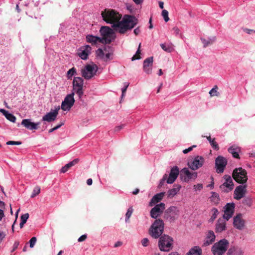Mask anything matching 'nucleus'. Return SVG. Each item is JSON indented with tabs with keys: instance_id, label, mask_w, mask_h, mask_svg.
Instances as JSON below:
<instances>
[{
	"instance_id": "f257e3e1",
	"label": "nucleus",
	"mask_w": 255,
	"mask_h": 255,
	"mask_svg": "<svg viewBox=\"0 0 255 255\" xmlns=\"http://www.w3.org/2000/svg\"><path fill=\"white\" fill-rule=\"evenodd\" d=\"M103 19L112 24V27L121 34H125L133 28L138 23V19L133 15H125L121 21L122 14L115 9L106 8L102 11Z\"/></svg>"
},
{
	"instance_id": "f03ea898",
	"label": "nucleus",
	"mask_w": 255,
	"mask_h": 255,
	"mask_svg": "<svg viewBox=\"0 0 255 255\" xmlns=\"http://www.w3.org/2000/svg\"><path fill=\"white\" fill-rule=\"evenodd\" d=\"M164 223L162 220H155L148 230L149 235L153 239H158L162 235L164 231Z\"/></svg>"
},
{
	"instance_id": "7ed1b4c3",
	"label": "nucleus",
	"mask_w": 255,
	"mask_h": 255,
	"mask_svg": "<svg viewBox=\"0 0 255 255\" xmlns=\"http://www.w3.org/2000/svg\"><path fill=\"white\" fill-rule=\"evenodd\" d=\"M229 242L223 239L215 243L211 248V252L214 255H223L228 250Z\"/></svg>"
},
{
	"instance_id": "20e7f679",
	"label": "nucleus",
	"mask_w": 255,
	"mask_h": 255,
	"mask_svg": "<svg viewBox=\"0 0 255 255\" xmlns=\"http://www.w3.org/2000/svg\"><path fill=\"white\" fill-rule=\"evenodd\" d=\"M173 239L170 236L163 234L159 238L158 247L161 251L169 252L173 248Z\"/></svg>"
},
{
	"instance_id": "39448f33",
	"label": "nucleus",
	"mask_w": 255,
	"mask_h": 255,
	"mask_svg": "<svg viewBox=\"0 0 255 255\" xmlns=\"http://www.w3.org/2000/svg\"><path fill=\"white\" fill-rule=\"evenodd\" d=\"M233 177L238 183H245L248 180L247 172L242 167L235 168L233 172Z\"/></svg>"
},
{
	"instance_id": "423d86ee",
	"label": "nucleus",
	"mask_w": 255,
	"mask_h": 255,
	"mask_svg": "<svg viewBox=\"0 0 255 255\" xmlns=\"http://www.w3.org/2000/svg\"><path fill=\"white\" fill-rule=\"evenodd\" d=\"M98 70V67L96 64H87L82 70V76L86 80H89L93 77Z\"/></svg>"
},
{
	"instance_id": "0eeeda50",
	"label": "nucleus",
	"mask_w": 255,
	"mask_h": 255,
	"mask_svg": "<svg viewBox=\"0 0 255 255\" xmlns=\"http://www.w3.org/2000/svg\"><path fill=\"white\" fill-rule=\"evenodd\" d=\"M179 215V210L175 206L168 208L165 212L164 218L170 222H173L177 220Z\"/></svg>"
},
{
	"instance_id": "6e6552de",
	"label": "nucleus",
	"mask_w": 255,
	"mask_h": 255,
	"mask_svg": "<svg viewBox=\"0 0 255 255\" xmlns=\"http://www.w3.org/2000/svg\"><path fill=\"white\" fill-rule=\"evenodd\" d=\"M83 84L84 80L82 78L78 77H74L73 81V91L78 95L80 99L82 98L83 95Z\"/></svg>"
},
{
	"instance_id": "1a4fd4ad",
	"label": "nucleus",
	"mask_w": 255,
	"mask_h": 255,
	"mask_svg": "<svg viewBox=\"0 0 255 255\" xmlns=\"http://www.w3.org/2000/svg\"><path fill=\"white\" fill-rule=\"evenodd\" d=\"M96 54L97 56L104 61L112 60L113 59V53L112 50H110V47H105L104 48H99L97 51Z\"/></svg>"
},
{
	"instance_id": "9d476101",
	"label": "nucleus",
	"mask_w": 255,
	"mask_h": 255,
	"mask_svg": "<svg viewBox=\"0 0 255 255\" xmlns=\"http://www.w3.org/2000/svg\"><path fill=\"white\" fill-rule=\"evenodd\" d=\"M100 32L103 36L102 39L103 41L104 40L107 44H110L113 38L114 33L113 30L109 27L105 26L101 28Z\"/></svg>"
},
{
	"instance_id": "9b49d317",
	"label": "nucleus",
	"mask_w": 255,
	"mask_h": 255,
	"mask_svg": "<svg viewBox=\"0 0 255 255\" xmlns=\"http://www.w3.org/2000/svg\"><path fill=\"white\" fill-rule=\"evenodd\" d=\"M74 93L67 95L64 101L61 103V109L64 111H69L73 106L75 100L74 98Z\"/></svg>"
},
{
	"instance_id": "f8f14e48",
	"label": "nucleus",
	"mask_w": 255,
	"mask_h": 255,
	"mask_svg": "<svg viewBox=\"0 0 255 255\" xmlns=\"http://www.w3.org/2000/svg\"><path fill=\"white\" fill-rule=\"evenodd\" d=\"M180 177L182 180L188 182L191 179H195L197 177V172H191L187 168H184L180 172Z\"/></svg>"
},
{
	"instance_id": "ddd939ff",
	"label": "nucleus",
	"mask_w": 255,
	"mask_h": 255,
	"mask_svg": "<svg viewBox=\"0 0 255 255\" xmlns=\"http://www.w3.org/2000/svg\"><path fill=\"white\" fill-rule=\"evenodd\" d=\"M165 205L163 203L156 205L153 208L151 209L150 212V215L151 218L156 219L160 216L163 213L165 208Z\"/></svg>"
},
{
	"instance_id": "4468645a",
	"label": "nucleus",
	"mask_w": 255,
	"mask_h": 255,
	"mask_svg": "<svg viewBox=\"0 0 255 255\" xmlns=\"http://www.w3.org/2000/svg\"><path fill=\"white\" fill-rule=\"evenodd\" d=\"M224 178L225 182L220 186V189L224 192H229L234 188V183L231 177L228 175H225Z\"/></svg>"
},
{
	"instance_id": "2eb2a0df",
	"label": "nucleus",
	"mask_w": 255,
	"mask_h": 255,
	"mask_svg": "<svg viewBox=\"0 0 255 255\" xmlns=\"http://www.w3.org/2000/svg\"><path fill=\"white\" fill-rule=\"evenodd\" d=\"M227 164V160L222 156H218L215 160V166L216 172L218 173H222L224 172Z\"/></svg>"
},
{
	"instance_id": "dca6fc26",
	"label": "nucleus",
	"mask_w": 255,
	"mask_h": 255,
	"mask_svg": "<svg viewBox=\"0 0 255 255\" xmlns=\"http://www.w3.org/2000/svg\"><path fill=\"white\" fill-rule=\"evenodd\" d=\"M204 163V158L201 156H197L194 160L188 162L189 167L193 170H196L201 167Z\"/></svg>"
},
{
	"instance_id": "f3484780",
	"label": "nucleus",
	"mask_w": 255,
	"mask_h": 255,
	"mask_svg": "<svg viewBox=\"0 0 255 255\" xmlns=\"http://www.w3.org/2000/svg\"><path fill=\"white\" fill-rule=\"evenodd\" d=\"M247 192V185H241L236 187L234 191V198L236 200H240L243 198Z\"/></svg>"
},
{
	"instance_id": "a211bd4d",
	"label": "nucleus",
	"mask_w": 255,
	"mask_h": 255,
	"mask_svg": "<svg viewBox=\"0 0 255 255\" xmlns=\"http://www.w3.org/2000/svg\"><path fill=\"white\" fill-rule=\"evenodd\" d=\"M60 110L59 106L57 107L53 111H50L47 113L45 115L42 117V121L47 122H51L55 120L58 114V111Z\"/></svg>"
},
{
	"instance_id": "6ab92c4d",
	"label": "nucleus",
	"mask_w": 255,
	"mask_h": 255,
	"mask_svg": "<svg viewBox=\"0 0 255 255\" xmlns=\"http://www.w3.org/2000/svg\"><path fill=\"white\" fill-rule=\"evenodd\" d=\"M235 204L233 203H227L225 206V209L223 218L228 221L233 216L234 212Z\"/></svg>"
},
{
	"instance_id": "aec40b11",
	"label": "nucleus",
	"mask_w": 255,
	"mask_h": 255,
	"mask_svg": "<svg viewBox=\"0 0 255 255\" xmlns=\"http://www.w3.org/2000/svg\"><path fill=\"white\" fill-rule=\"evenodd\" d=\"M179 174V169L177 166L171 168L168 177H167V183L168 184L173 183L177 179Z\"/></svg>"
},
{
	"instance_id": "412c9836",
	"label": "nucleus",
	"mask_w": 255,
	"mask_h": 255,
	"mask_svg": "<svg viewBox=\"0 0 255 255\" xmlns=\"http://www.w3.org/2000/svg\"><path fill=\"white\" fill-rule=\"evenodd\" d=\"M91 47L89 45L82 47L78 50V56L83 60H86L88 55L91 53Z\"/></svg>"
},
{
	"instance_id": "4be33fe9",
	"label": "nucleus",
	"mask_w": 255,
	"mask_h": 255,
	"mask_svg": "<svg viewBox=\"0 0 255 255\" xmlns=\"http://www.w3.org/2000/svg\"><path fill=\"white\" fill-rule=\"evenodd\" d=\"M245 220L242 218V215L241 214H237L234 218V226L237 229L242 230L244 229L245 226Z\"/></svg>"
},
{
	"instance_id": "5701e85b",
	"label": "nucleus",
	"mask_w": 255,
	"mask_h": 255,
	"mask_svg": "<svg viewBox=\"0 0 255 255\" xmlns=\"http://www.w3.org/2000/svg\"><path fill=\"white\" fill-rule=\"evenodd\" d=\"M40 124V122L33 123L30 119H23L21 122V125L29 130L37 129Z\"/></svg>"
},
{
	"instance_id": "b1692460",
	"label": "nucleus",
	"mask_w": 255,
	"mask_h": 255,
	"mask_svg": "<svg viewBox=\"0 0 255 255\" xmlns=\"http://www.w3.org/2000/svg\"><path fill=\"white\" fill-rule=\"evenodd\" d=\"M153 57H149L145 59L143 61V71L147 74L151 73L152 66L153 64Z\"/></svg>"
},
{
	"instance_id": "393cba45",
	"label": "nucleus",
	"mask_w": 255,
	"mask_h": 255,
	"mask_svg": "<svg viewBox=\"0 0 255 255\" xmlns=\"http://www.w3.org/2000/svg\"><path fill=\"white\" fill-rule=\"evenodd\" d=\"M216 239V236L213 231H209L206 233V238L204 243V246H208L213 243Z\"/></svg>"
},
{
	"instance_id": "a878e982",
	"label": "nucleus",
	"mask_w": 255,
	"mask_h": 255,
	"mask_svg": "<svg viewBox=\"0 0 255 255\" xmlns=\"http://www.w3.org/2000/svg\"><path fill=\"white\" fill-rule=\"evenodd\" d=\"M225 219L219 218L216 224L215 231L216 233H221L226 229Z\"/></svg>"
},
{
	"instance_id": "bb28decb",
	"label": "nucleus",
	"mask_w": 255,
	"mask_h": 255,
	"mask_svg": "<svg viewBox=\"0 0 255 255\" xmlns=\"http://www.w3.org/2000/svg\"><path fill=\"white\" fill-rule=\"evenodd\" d=\"M227 255H244V251L240 247L233 246L228 250Z\"/></svg>"
},
{
	"instance_id": "cd10ccee",
	"label": "nucleus",
	"mask_w": 255,
	"mask_h": 255,
	"mask_svg": "<svg viewBox=\"0 0 255 255\" xmlns=\"http://www.w3.org/2000/svg\"><path fill=\"white\" fill-rule=\"evenodd\" d=\"M165 195V192H160L155 195L151 199L149 202V206H153L155 204L159 202L163 198Z\"/></svg>"
},
{
	"instance_id": "c85d7f7f",
	"label": "nucleus",
	"mask_w": 255,
	"mask_h": 255,
	"mask_svg": "<svg viewBox=\"0 0 255 255\" xmlns=\"http://www.w3.org/2000/svg\"><path fill=\"white\" fill-rule=\"evenodd\" d=\"M228 151L234 158H240L239 152L240 151V148L239 146L235 145H232L228 148Z\"/></svg>"
},
{
	"instance_id": "c756f323",
	"label": "nucleus",
	"mask_w": 255,
	"mask_h": 255,
	"mask_svg": "<svg viewBox=\"0 0 255 255\" xmlns=\"http://www.w3.org/2000/svg\"><path fill=\"white\" fill-rule=\"evenodd\" d=\"M86 38L87 42L91 43L92 44H95L98 42L103 43V40L100 37L93 36L92 35H88Z\"/></svg>"
},
{
	"instance_id": "7c9ffc66",
	"label": "nucleus",
	"mask_w": 255,
	"mask_h": 255,
	"mask_svg": "<svg viewBox=\"0 0 255 255\" xmlns=\"http://www.w3.org/2000/svg\"><path fill=\"white\" fill-rule=\"evenodd\" d=\"M0 112L1 113L5 116V117L9 121L12 123L15 122L16 118L13 115L9 113L7 111L3 109H0Z\"/></svg>"
},
{
	"instance_id": "2f4dec72",
	"label": "nucleus",
	"mask_w": 255,
	"mask_h": 255,
	"mask_svg": "<svg viewBox=\"0 0 255 255\" xmlns=\"http://www.w3.org/2000/svg\"><path fill=\"white\" fill-rule=\"evenodd\" d=\"M181 186L180 185H176L174 187L169 190L167 192L168 197L172 198L179 191Z\"/></svg>"
},
{
	"instance_id": "473e14b6",
	"label": "nucleus",
	"mask_w": 255,
	"mask_h": 255,
	"mask_svg": "<svg viewBox=\"0 0 255 255\" xmlns=\"http://www.w3.org/2000/svg\"><path fill=\"white\" fill-rule=\"evenodd\" d=\"M201 40L202 41V43L203 44L204 47H206L213 44V43L216 40V36H213L211 38H208V39L201 38Z\"/></svg>"
},
{
	"instance_id": "72a5a7b5",
	"label": "nucleus",
	"mask_w": 255,
	"mask_h": 255,
	"mask_svg": "<svg viewBox=\"0 0 255 255\" xmlns=\"http://www.w3.org/2000/svg\"><path fill=\"white\" fill-rule=\"evenodd\" d=\"M201 249L199 247H194L192 248L186 255H201Z\"/></svg>"
},
{
	"instance_id": "f704fd0d",
	"label": "nucleus",
	"mask_w": 255,
	"mask_h": 255,
	"mask_svg": "<svg viewBox=\"0 0 255 255\" xmlns=\"http://www.w3.org/2000/svg\"><path fill=\"white\" fill-rule=\"evenodd\" d=\"M160 46L164 51L170 53L174 50V48L172 44L163 43L160 44Z\"/></svg>"
},
{
	"instance_id": "c9c22d12",
	"label": "nucleus",
	"mask_w": 255,
	"mask_h": 255,
	"mask_svg": "<svg viewBox=\"0 0 255 255\" xmlns=\"http://www.w3.org/2000/svg\"><path fill=\"white\" fill-rule=\"evenodd\" d=\"M212 195L210 197L211 201L215 204L217 205L219 203L220 201V197L218 194L215 192H212Z\"/></svg>"
},
{
	"instance_id": "e433bc0d",
	"label": "nucleus",
	"mask_w": 255,
	"mask_h": 255,
	"mask_svg": "<svg viewBox=\"0 0 255 255\" xmlns=\"http://www.w3.org/2000/svg\"><path fill=\"white\" fill-rule=\"evenodd\" d=\"M218 87L217 85H215L213 88H212L209 92V94L211 97H219L220 93L218 92Z\"/></svg>"
},
{
	"instance_id": "4c0bfd02",
	"label": "nucleus",
	"mask_w": 255,
	"mask_h": 255,
	"mask_svg": "<svg viewBox=\"0 0 255 255\" xmlns=\"http://www.w3.org/2000/svg\"><path fill=\"white\" fill-rule=\"evenodd\" d=\"M140 47H141V43H139V45H138V49H137V50L135 53V54H134L133 57L131 58V60L132 61H133V60H137V59H140L141 58V57H140Z\"/></svg>"
},
{
	"instance_id": "58836bf2",
	"label": "nucleus",
	"mask_w": 255,
	"mask_h": 255,
	"mask_svg": "<svg viewBox=\"0 0 255 255\" xmlns=\"http://www.w3.org/2000/svg\"><path fill=\"white\" fill-rule=\"evenodd\" d=\"M211 212L212 213V216L210 218V220L213 222L214 221L215 219L217 218L218 214H219V211L216 208H213L211 210Z\"/></svg>"
},
{
	"instance_id": "ea45409f",
	"label": "nucleus",
	"mask_w": 255,
	"mask_h": 255,
	"mask_svg": "<svg viewBox=\"0 0 255 255\" xmlns=\"http://www.w3.org/2000/svg\"><path fill=\"white\" fill-rule=\"evenodd\" d=\"M133 211V210L131 207H129L128 209L127 212L126 214V219H125L126 222H129V218L132 214Z\"/></svg>"
},
{
	"instance_id": "a19ab883",
	"label": "nucleus",
	"mask_w": 255,
	"mask_h": 255,
	"mask_svg": "<svg viewBox=\"0 0 255 255\" xmlns=\"http://www.w3.org/2000/svg\"><path fill=\"white\" fill-rule=\"evenodd\" d=\"M40 192V187L37 186L34 187V188L33 190L32 194L31 195V198H34L36 195H38Z\"/></svg>"
},
{
	"instance_id": "79ce46f5",
	"label": "nucleus",
	"mask_w": 255,
	"mask_h": 255,
	"mask_svg": "<svg viewBox=\"0 0 255 255\" xmlns=\"http://www.w3.org/2000/svg\"><path fill=\"white\" fill-rule=\"evenodd\" d=\"M244 205L250 207L252 204V199L250 197H246L242 201Z\"/></svg>"
},
{
	"instance_id": "37998d69",
	"label": "nucleus",
	"mask_w": 255,
	"mask_h": 255,
	"mask_svg": "<svg viewBox=\"0 0 255 255\" xmlns=\"http://www.w3.org/2000/svg\"><path fill=\"white\" fill-rule=\"evenodd\" d=\"M76 73V69L74 67L69 69L67 73V77L68 79H71L73 75Z\"/></svg>"
},
{
	"instance_id": "c03bdc74",
	"label": "nucleus",
	"mask_w": 255,
	"mask_h": 255,
	"mask_svg": "<svg viewBox=\"0 0 255 255\" xmlns=\"http://www.w3.org/2000/svg\"><path fill=\"white\" fill-rule=\"evenodd\" d=\"M162 15L164 18V20L166 22H167L169 20V18L168 17V12L167 10L165 9H163L162 11Z\"/></svg>"
},
{
	"instance_id": "a18cd8bd",
	"label": "nucleus",
	"mask_w": 255,
	"mask_h": 255,
	"mask_svg": "<svg viewBox=\"0 0 255 255\" xmlns=\"http://www.w3.org/2000/svg\"><path fill=\"white\" fill-rule=\"evenodd\" d=\"M141 243L143 247H147L149 245V240L147 238H143L141 240Z\"/></svg>"
},
{
	"instance_id": "49530a36",
	"label": "nucleus",
	"mask_w": 255,
	"mask_h": 255,
	"mask_svg": "<svg viewBox=\"0 0 255 255\" xmlns=\"http://www.w3.org/2000/svg\"><path fill=\"white\" fill-rule=\"evenodd\" d=\"M29 218V214L28 213H25L24 214L20 216V220L21 222L26 223L27 219Z\"/></svg>"
},
{
	"instance_id": "de8ad7c7",
	"label": "nucleus",
	"mask_w": 255,
	"mask_h": 255,
	"mask_svg": "<svg viewBox=\"0 0 255 255\" xmlns=\"http://www.w3.org/2000/svg\"><path fill=\"white\" fill-rule=\"evenodd\" d=\"M210 144L212 148L215 150H218L219 149V146L218 144L215 141V139L212 140L210 142Z\"/></svg>"
},
{
	"instance_id": "09e8293b",
	"label": "nucleus",
	"mask_w": 255,
	"mask_h": 255,
	"mask_svg": "<svg viewBox=\"0 0 255 255\" xmlns=\"http://www.w3.org/2000/svg\"><path fill=\"white\" fill-rule=\"evenodd\" d=\"M70 167H71L69 165V163H67L61 169L60 172L64 173L67 172Z\"/></svg>"
},
{
	"instance_id": "8fccbe9b",
	"label": "nucleus",
	"mask_w": 255,
	"mask_h": 255,
	"mask_svg": "<svg viewBox=\"0 0 255 255\" xmlns=\"http://www.w3.org/2000/svg\"><path fill=\"white\" fill-rule=\"evenodd\" d=\"M37 239L36 237H32L29 241L30 243V247L31 248H32L35 245Z\"/></svg>"
},
{
	"instance_id": "3c124183",
	"label": "nucleus",
	"mask_w": 255,
	"mask_h": 255,
	"mask_svg": "<svg viewBox=\"0 0 255 255\" xmlns=\"http://www.w3.org/2000/svg\"><path fill=\"white\" fill-rule=\"evenodd\" d=\"M79 161H80V159L79 158H75L72 161L69 162L68 163L71 167H72V166H74L75 165L77 164V163H78Z\"/></svg>"
},
{
	"instance_id": "603ef678",
	"label": "nucleus",
	"mask_w": 255,
	"mask_h": 255,
	"mask_svg": "<svg viewBox=\"0 0 255 255\" xmlns=\"http://www.w3.org/2000/svg\"><path fill=\"white\" fill-rule=\"evenodd\" d=\"M21 142L20 141H8L6 142L7 145H20Z\"/></svg>"
},
{
	"instance_id": "864d4df0",
	"label": "nucleus",
	"mask_w": 255,
	"mask_h": 255,
	"mask_svg": "<svg viewBox=\"0 0 255 255\" xmlns=\"http://www.w3.org/2000/svg\"><path fill=\"white\" fill-rule=\"evenodd\" d=\"M196 147V145H193L192 146L189 147V148L183 150V152L184 154H186V153H188L189 152L192 151L193 150V148Z\"/></svg>"
},
{
	"instance_id": "5fc2aeb1",
	"label": "nucleus",
	"mask_w": 255,
	"mask_h": 255,
	"mask_svg": "<svg viewBox=\"0 0 255 255\" xmlns=\"http://www.w3.org/2000/svg\"><path fill=\"white\" fill-rule=\"evenodd\" d=\"M167 174H165L163 175L162 179L161 180V181L160 182L159 186H162L163 185L165 181V180L167 181Z\"/></svg>"
},
{
	"instance_id": "6e6d98bb",
	"label": "nucleus",
	"mask_w": 255,
	"mask_h": 255,
	"mask_svg": "<svg viewBox=\"0 0 255 255\" xmlns=\"http://www.w3.org/2000/svg\"><path fill=\"white\" fill-rule=\"evenodd\" d=\"M87 238V235H83L79 238V239H78V241L79 242H83L86 240Z\"/></svg>"
},
{
	"instance_id": "4d7b16f0",
	"label": "nucleus",
	"mask_w": 255,
	"mask_h": 255,
	"mask_svg": "<svg viewBox=\"0 0 255 255\" xmlns=\"http://www.w3.org/2000/svg\"><path fill=\"white\" fill-rule=\"evenodd\" d=\"M203 188V185L202 184H198L194 185V189L195 190H201Z\"/></svg>"
},
{
	"instance_id": "13d9d810",
	"label": "nucleus",
	"mask_w": 255,
	"mask_h": 255,
	"mask_svg": "<svg viewBox=\"0 0 255 255\" xmlns=\"http://www.w3.org/2000/svg\"><path fill=\"white\" fill-rule=\"evenodd\" d=\"M124 127V125L116 127L114 129L115 132H118L120 131Z\"/></svg>"
},
{
	"instance_id": "bf43d9fd",
	"label": "nucleus",
	"mask_w": 255,
	"mask_h": 255,
	"mask_svg": "<svg viewBox=\"0 0 255 255\" xmlns=\"http://www.w3.org/2000/svg\"><path fill=\"white\" fill-rule=\"evenodd\" d=\"M129 86L128 83H125V87L122 89V96H124L125 93L126 92L127 89Z\"/></svg>"
},
{
	"instance_id": "052dcab7",
	"label": "nucleus",
	"mask_w": 255,
	"mask_h": 255,
	"mask_svg": "<svg viewBox=\"0 0 255 255\" xmlns=\"http://www.w3.org/2000/svg\"><path fill=\"white\" fill-rule=\"evenodd\" d=\"M5 234L3 232L0 231V243L1 242L2 240L4 238Z\"/></svg>"
},
{
	"instance_id": "680f3d73",
	"label": "nucleus",
	"mask_w": 255,
	"mask_h": 255,
	"mask_svg": "<svg viewBox=\"0 0 255 255\" xmlns=\"http://www.w3.org/2000/svg\"><path fill=\"white\" fill-rule=\"evenodd\" d=\"M122 245H123V242H121V241H118L117 242H116L115 244L114 247L115 248H117V247L121 246Z\"/></svg>"
},
{
	"instance_id": "e2e57ef3",
	"label": "nucleus",
	"mask_w": 255,
	"mask_h": 255,
	"mask_svg": "<svg viewBox=\"0 0 255 255\" xmlns=\"http://www.w3.org/2000/svg\"><path fill=\"white\" fill-rule=\"evenodd\" d=\"M133 32L136 35H137L140 32L139 27H138L136 28L135 29H134Z\"/></svg>"
},
{
	"instance_id": "0e129e2a",
	"label": "nucleus",
	"mask_w": 255,
	"mask_h": 255,
	"mask_svg": "<svg viewBox=\"0 0 255 255\" xmlns=\"http://www.w3.org/2000/svg\"><path fill=\"white\" fill-rule=\"evenodd\" d=\"M18 245H19V243L17 242H15L14 243V245H13V251H14L16 249H17V248L18 247Z\"/></svg>"
},
{
	"instance_id": "69168bd1",
	"label": "nucleus",
	"mask_w": 255,
	"mask_h": 255,
	"mask_svg": "<svg viewBox=\"0 0 255 255\" xmlns=\"http://www.w3.org/2000/svg\"><path fill=\"white\" fill-rule=\"evenodd\" d=\"M93 183V180L91 178H89L87 180V183L88 185H91Z\"/></svg>"
},
{
	"instance_id": "338daca9",
	"label": "nucleus",
	"mask_w": 255,
	"mask_h": 255,
	"mask_svg": "<svg viewBox=\"0 0 255 255\" xmlns=\"http://www.w3.org/2000/svg\"><path fill=\"white\" fill-rule=\"evenodd\" d=\"M135 4H139L141 3L143 1V0H132Z\"/></svg>"
},
{
	"instance_id": "774afa93",
	"label": "nucleus",
	"mask_w": 255,
	"mask_h": 255,
	"mask_svg": "<svg viewBox=\"0 0 255 255\" xmlns=\"http://www.w3.org/2000/svg\"><path fill=\"white\" fill-rule=\"evenodd\" d=\"M159 6L160 8L163 9L164 7V3L162 1L159 2Z\"/></svg>"
}]
</instances>
